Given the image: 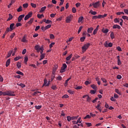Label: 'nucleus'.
Segmentation results:
<instances>
[{
	"label": "nucleus",
	"instance_id": "f257e3e1",
	"mask_svg": "<svg viewBox=\"0 0 128 128\" xmlns=\"http://www.w3.org/2000/svg\"><path fill=\"white\" fill-rule=\"evenodd\" d=\"M2 94H3V96H16L14 92L12 90L6 91L4 92H2Z\"/></svg>",
	"mask_w": 128,
	"mask_h": 128
},
{
	"label": "nucleus",
	"instance_id": "f03ea898",
	"mask_svg": "<svg viewBox=\"0 0 128 128\" xmlns=\"http://www.w3.org/2000/svg\"><path fill=\"white\" fill-rule=\"evenodd\" d=\"M90 46V44L87 43L83 46L82 47V52H86V50Z\"/></svg>",
	"mask_w": 128,
	"mask_h": 128
},
{
	"label": "nucleus",
	"instance_id": "7ed1b4c3",
	"mask_svg": "<svg viewBox=\"0 0 128 128\" xmlns=\"http://www.w3.org/2000/svg\"><path fill=\"white\" fill-rule=\"evenodd\" d=\"M66 68H68V66H66V64H64L60 70V72L61 74H62V72H66Z\"/></svg>",
	"mask_w": 128,
	"mask_h": 128
},
{
	"label": "nucleus",
	"instance_id": "20e7f679",
	"mask_svg": "<svg viewBox=\"0 0 128 128\" xmlns=\"http://www.w3.org/2000/svg\"><path fill=\"white\" fill-rule=\"evenodd\" d=\"M32 12H29L27 15H26L24 17V20H28V18H32Z\"/></svg>",
	"mask_w": 128,
	"mask_h": 128
},
{
	"label": "nucleus",
	"instance_id": "39448f33",
	"mask_svg": "<svg viewBox=\"0 0 128 128\" xmlns=\"http://www.w3.org/2000/svg\"><path fill=\"white\" fill-rule=\"evenodd\" d=\"M72 16L70 15L69 16L66 17V22L67 24H68L72 22Z\"/></svg>",
	"mask_w": 128,
	"mask_h": 128
},
{
	"label": "nucleus",
	"instance_id": "423d86ee",
	"mask_svg": "<svg viewBox=\"0 0 128 128\" xmlns=\"http://www.w3.org/2000/svg\"><path fill=\"white\" fill-rule=\"evenodd\" d=\"M94 8H98L100 6V1H98L97 2H96L95 3H94Z\"/></svg>",
	"mask_w": 128,
	"mask_h": 128
},
{
	"label": "nucleus",
	"instance_id": "0eeeda50",
	"mask_svg": "<svg viewBox=\"0 0 128 128\" xmlns=\"http://www.w3.org/2000/svg\"><path fill=\"white\" fill-rule=\"evenodd\" d=\"M24 18V14L20 15L18 17V22H22V18Z\"/></svg>",
	"mask_w": 128,
	"mask_h": 128
},
{
	"label": "nucleus",
	"instance_id": "6e6552de",
	"mask_svg": "<svg viewBox=\"0 0 128 128\" xmlns=\"http://www.w3.org/2000/svg\"><path fill=\"white\" fill-rule=\"evenodd\" d=\"M26 36L24 35L22 40V42H28V40H26Z\"/></svg>",
	"mask_w": 128,
	"mask_h": 128
},
{
	"label": "nucleus",
	"instance_id": "1a4fd4ad",
	"mask_svg": "<svg viewBox=\"0 0 128 128\" xmlns=\"http://www.w3.org/2000/svg\"><path fill=\"white\" fill-rule=\"evenodd\" d=\"M92 30H94V28H92V27H91L88 28L87 32L88 34H92Z\"/></svg>",
	"mask_w": 128,
	"mask_h": 128
},
{
	"label": "nucleus",
	"instance_id": "9d476101",
	"mask_svg": "<svg viewBox=\"0 0 128 128\" xmlns=\"http://www.w3.org/2000/svg\"><path fill=\"white\" fill-rule=\"evenodd\" d=\"M14 24L12 23L10 24V31L14 30Z\"/></svg>",
	"mask_w": 128,
	"mask_h": 128
},
{
	"label": "nucleus",
	"instance_id": "9b49d317",
	"mask_svg": "<svg viewBox=\"0 0 128 128\" xmlns=\"http://www.w3.org/2000/svg\"><path fill=\"white\" fill-rule=\"evenodd\" d=\"M113 28H118V30H120L121 28L120 26L118 24H114L112 26Z\"/></svg>",
	"mask_w": 128,
	"mask_h": 128
},
{
	"label": "nucleus",
	"instance_id": "f8f14e48",
	"mask_svg": "<svg viewBox=\"0 0 128 128\" xmlns=\"http://www.w3.org/2000/svg\"><path fill=\"white\" fill-rule=\"evenodd\" d=\"M118 58V66H120L122 64V62H120V56H117Z\"/></svg>",
	"mask_w": 128,
	"mask_h": 128
},
{
	"label": "nucleus",
	"instance_id": "ddd939ff",
	"mask_svg": "<svg viewBox=\"0 0 128 128\" xmlns=\"http://www.w3.org/2000/svg\"><path fill=\"white\" fill-rule=\"evenodd\" d=\"M10 59H8L6 62V68H8V66H10Z\"/></svg>",
	"mask_w": 128,
	"mask_h": 128
},
{
	"label": "nucleus",
	"instance_id": "4468645a",
	"mask_svg": "<svg viewBox=\"0 0 128 128\" xmlns=\"http://www.w3.org/2000/svg\"><path fill=\"white\" fill-rule=\"evenodd\" d=\"M44 56H46V54H42L40 56V60H44Z\"/></svg>",
	"mask_w": 128,
	"mask_h": 128
},
{
	"label": "nucleus",
	"instance_id": "2eb2a0df",
	"mask_svg": "<svg viewBox=\"0 0 128 128\" xmlns=\"http://www.w3.org/2000/svg\"><path fill=\"white\" fill-rule=\"evenodd\" d=\"M46 6L42 7L40 8V12H44V10H46Z\"/></svg>",
	"mask_w": 128,
	"mask_h": 128
},
{
	"label": "nucleus",
	"instance_id": "dca6fc26",
	"mask_svg": "<svg viewBox=\"0 0 128 128\" xmlns=\"http://www.w3.org/2000/svg\"><path fill=\"white\" fill-rule=\"evenodd\" d=\"M46 84H48V80H46V78H44V83L43 84V86H42V88H44V86H46Z\"/></svg>",
	"mask_w": 128,
	"mask_h": 128
},
{
	"label": "nucleus",
	"instance_id": "f3484780",
	"mask_svg": "<svg viewBox=\"0 0 128 128\" xmlns=\"http://www.w3.org/2000/svg\"><path fill=\"white\" fill-rule=\"evenodd\" d=\"M102 32H104V34H107V32H108V29L104 28L102 30Z\"/></svg>",
	"mask_w": 128,
	"mask_h": 128
},
{
	"label": "nucleus",
	"instance_id": "a211bd4d",
	"mask_svg": "<svg viewBox=\"0 0 128 128\" xmlns=\"http://www.w3.org/2000/svg\"><path fill=\"white\" fill-rule=\"evenodd\" d=\"M89 12L90 14H93V16H96V14H97L96 12H94L92 10H90Z\"/></svg>",
	"mask_w": 128,
	"mask_h": 128
},
{
	"label": "nucleus",
	"instance_id": "6ab92c4d",
	"mask_svg": "<svg viewBox=\"0 0 128 128\" xmlns=\"http://www.w3.org/2000/svg\"><path fill=\"white\" fill-rule=\"evenodd\" d=\"M84 20V17L83 16H80L78 18V22L80 24V22H82V20Z\"/></svg>",
	"mask_w": 128,
	"mask_h": 128
},
{
	"label": "nucleus",
	"instance_id": "aec40b11",
	"mask_svg": "<svg viewBox=\"0 0 128 128\" xmlns=\"http://www.w3.org/2000/svg\"><path fill=\"white\" fill-rule=\"evenodd\" d=\"M34 48L36 50H40L42 48V47L40 48V46L36 45L34 46Z\"/></svg>",
	"mask_w": 128,
	"mask_h": 128
},
{
	"label": "nucleus",
	"instance_id": "412c9836",
	"mask_svg": "<svg viewBox=\"0 0 128 128\" xmlns=\"http://www.w3.org/2000/svg\"><path fill=\"white\" fill-rule=\"evenodd\" d=\"M22 10V6H20V7L17 9V12H20Z\"/></svg>",
	"mask_w": 128,
	"mask_h": 128
},
{
	"label": "nucleus",
	"instance_id": "4be33fe9",
	"mask_svg": "<svg viewBox=\"0 0 128 128\" xmlns=\"http://www.w3.org/2000/svg\"><path fill=\"white\" fill-rule=\"evenodd\" d=\"M9 18L7 20V22H8V20H10L12 18V14H8Z\"/></svg>",
	"mask_w": 128,
	"mask_h": 128
},
{
	"label": "nucleus",
	"instance_id": "5701e85b",
	"mask_svg": "<svg viewBox=\"0 0 128 128\" xmlns=\"http://www.w3.org/2000/svg\"><path fill=\"white\" fill-rule=\"evenodd\" d=\"M72 54H70L69 56H68L66 58V60H70V58H72Z\"/></svg>",
	"mask_w": 128,
	"mask_h": 128
},
{
	"label": "nucleus",
	"instance_id": "b1692460",
	"mask_svg": "<svg viewBox=\"0 0 128 128\" xmlns=\"http://www.w3.org/2000/svg\"><path fill=\"white\" fill-rule=\"evenodd\" d=\"M17 84L18 86H21V88H26V84L22 83H20V84Z\"/></svg>",
	"mask_w": 128,
	"mask_h": 128
},
{
	"label": "nucleus",
	"instance_id": "393cba45",
	"mask_svg": "<svg viewBox=\"0 0 128 128\" xmlns=\"http://www.w3.org/2000/svg\"><path fill=\"white\" fill-rule=\"evenodd\" d=\"M17 67H18V68H22V64L20 62H18L17 63Z\"/></svg>",
	"mask_w": 128,
	"mask_h": 128
},
{
	"label": "nucleus",
	"instance_id": "a878e982",
	"mask_svg": "<svg viewBox=\"0 0 128 128\" xmlns=\"http://www.w3.org/2000/svg\"><path fill=\"white\" fill-rule=\"evenodd\" d=\"M28 56H25L24 58V64H26V62H28Z\"/></svg>",
	"mask_w": 128,
	"mask_h": 128
},
{
	"label": "nucleus",
	"instance_id": "bb28decb",
	"mask_svg": "<svg viewBox=\"0 0 128 128\" xmlns=\"http://www.w3.org/2000/svg\"><path fill=\"white\" fill-rule=\"evenodd\" d=\"M86 36H83L82 37L80 38V40L82 42H84V40L86 39Z\"/></svg>",
	"mask_w": 128,
	"mask_h": 128
},
{
	"label": "nucleus",
	"instance_id": "cd10ccee",
	"mask_svg": "<svg viewBox=\"0 0 128 128\" xmlns=\"http://www.w3.org/2000/svg\"><path fill=\"white\" fill-rule=\"evenodd\" d=\"M34 22V18H30V20L28 22V24H32Z\"/></svg>",
	"mask_w": 128,
	"mask_h": 128
},
{
	"label": "nucleus",
	"instance_id": "c85d7f7f",
	"mask_svg": "<svg viewBox=\"0 0 128 128\" xmlns=\"http://www.w3.org/2000/svg\"><path fill=\"white\" fill-rule=\"evenodd\" d=\"M80 120H82V118L80 117L76 122V124H78V122H79V124H82V121H80Z\"/></svg>",
	"mask_w": 128,
	"mask_h": 128
},
{
	"label": "nucleus",
	"instance_id": "c756f323",
	"mask_svg": "<svg viewBox=\"0 0 128 128\" xmlns=\"http://www.w3.org/2000/svg\"><path fill=\"white\" fill-rule=\"evenodd\" d=\"M12 50L10 51L8 54V58H10L12 56Z\"/></svg>",
	"mask_w": 128,
	"mask_h": 128
},
{
	"label": "nucleus",
	"instance_id": "7c9ffc66",
	"mask_svg": "<svg viewBox=\"0 0 128 128\" xmlns=\"http://www.w3.org/2000/svg\"><path fill=\"white\" fill-rule=\"evenodd\" d=\"M98 28H96L93 32V34H96V32H98Z\"/></svg>",
	"mask_w": 128,
	"mask_h": 128
},
{
	"label": "nucleus",
	"instance_id": "2f4dec72",
	"mask_svg": "<svg viewBox=\"0 0 128 128\" xmlns=\"http://www.w3.org/2000/svg\"><path fill=\"white\" fill-rule=\"evenodd\" d=\"M16 74H20V76H24V73H22V72L20 71H17L16 72Z\"/></svg>",
	"mask_w": 128,
	"mask_h": 128
},
{
	"label": "nucleus",
	"instance_id": "473e14b6",
	"mask_svg": "<svg viewBox=\"0 0 128 128\" xmlns=\"http://www.w3.org/2000/svg\"><path fill=\"white\" fill-rule=\"evenodd\" d=\"M68 92L70 94H74V92L73 90H68Z\"/></svg>",
	"mask_w": 128,
	"mask_h": 128
},
{
	"label": "nucleus",
	"instance_id": "72a5a7b5",
	"mask_svg": "<svg viewBox=\"0 0 128 128\" xmlns=\"http://www.w3.org/2000/svg\"><path fill=\"white\" fill-rule=\"evenodd\" d=\"M36 110H40L42 108V106H35Z\"/></svg>",
	"mask_w": 128,
	"mask_h": 128
},
{
	"label": "nucleus",
	"instance_id": "f704fd0d",
	"mask_svg": "<svg viewBox=\"0 0 128 128\" xmlns=\"http://www.w3.org/2000/svg\"><path fill=\"white\" fill-rule=\"evenodd\" d=\"M82 26H80V28H79V29L78 30V34H80V32H82Z\"/></svg>",
	"mask_w": 128,
	"mask_h": 128
},
{
	"label": "nucleus",
	"instance_id": "c9c22d12",
	"mask_svg": "<svg viewBox=\"0 0 128 128\" xmlns=\"http://www.w3.org/2000/svg\"><path fill=\"white\" fill-rule=\"evenodd\" d=\"M110 38L112 40H114V32H112L110 34Z\"/></svg>",
	"mask_w": 128,
	"mask_h": 128
},
{
	"label": "nucleus",
	"instance_id": "e433bc0d",
	"mask_svg": "<svg viewBox=\"0 0 128 128\" xmlns=\"http://www.w3.org/2000/svg\"><path fill=\"white\" fill-rule=\"evenodd\" d=\"M51 88H52V90H56V86H54V85H52V86L51 87Z\"/></svg>",
	"mask_w": 128,
	"mask_h": 128
},
{
	"label": "nucleus",
	"instance_id": "4c0bfd02",
	"mask_svg": "<svg viewBox=\"0 0 128 128\" xmlns=\"http://www.w3.org/2000/svg\"><path fill=\"white\" fill-rule=\"evenodd\" d=\"M40 28V26H36L35 28V32H38Z\"/></svg>",
	"mask_w": 128,
	"mask_h": 128
},
{
	"label": "nucleus",
	"instance_id": "58836bf2",
	"mask_svg": "<svg viewBox=\"0 0 128 128\" xmlns=\"http://www.w3.org/2000/svg\"><path fill=\"white\" fill-rule=\"evenodd\" d=\"M30 6H32V8H36V4L34 3H31Z\"/></svg>",
	"mask_w": 128,
	"mask_h": 128
},
{
	"label": "nucleus",
	"instance_id": "ea45409f",
	"mask_svg": "<svg viewBox=\"0 0 128 128\" xmlns=\"http://www.w3.org/2000/svg\"><path fill=\"white\" fill-rule=\"evenodd\" d=\"M115 92H116V94H120V95L121 94L120 92V90H118V89H116V90H115Z\"/></svg>",
	"mask_w": 128,
	"mask_h": 128
},
{
	"label": "nucleus",
	"instance_id": "a19ab883",
	"mask_svg": "<svg viewBox=\"0 0 128 128\" xmlns=\"http://www.w3.org/2000/svg\"><path fill=\"white\" fill-rule=\"evenodd\" d=\"M72 12L73 14H76V8H72Z\"/></svg>",
	"mask_w": 128,
	"mask_h": 128
},
{
	"label": "nucleus",
	"instance_id": "79ce46f5",
	"mask_svg": "<svg viewBox=\"0 0 128 128\" xmlns=\"http://www.w3.org/2000/svg\"><path fill=\"white\" fill-rule=\"evenodd\" d=\"M28 4H23V7L24 8H28Z\"/></svg>",
	"mask_w": 128,
	"mask_h": 128
},
{
	"label": "nucleus",
	"instance_id": "37998d69",
	"mask_svg": "<svg viewBox=\"0 0 128 128\" xmlns=\"http://www.w3.org/2000/svg\"><path fill=\"white\" fill-rule=\"evenodd\" d=\"M122 18H123V20H128V16H122Z\"/></svg>",
	"mask_w": 128,
	"mask_h": 128
},
{
	"label": "nucleus",
	"instance_id": "c03bdc74",
	"mask_svg": "<svg viewBox=\"0 0 128 128\" xmlns=\"http://www.w3.org/2000/svg\"><path fill=\"white\" fill-rule=\"evenodd\" d=\"M91 87L92 88H93V90H96V86L94 84L91 85Z\"/></svg>",
	"mask_w": 128,
	"mask_h": 128
},
{
	"label": "nucleus",
	"instance_id": "a18cd8bd",
	"mask_svg": "<svg viewBox=\"0 0 128 128\" xmlns=\"http://www.w3.org/2000/svg\"><path fill=\"white\" fill-rule=\"evenodd\" d=\"M82 86H78L76 88H75L76 90H82Z\"/></svg>",
	"mask_w": 128,
	"mask_h": 128
},
{
	"label": "nucleus",
	"instance_id": "49530a36",
	"mask_svg": "<svg viewBox=\"0 0 128 128\" xmlns=\"http://www.w3.org/2000/svg\"><path fill=\"white\" fill-rule=\"evenodd\" d=\"M51 26H52V25H51V24H48V25L46 26H45V28H46V30H48V28H50Z\"/></svg>",
	"mask_w": 128,
	"mask_h": 128
},
{
	"label": "nucleus",
	"instance_id": "de8ad7c7",
	"mask_svg": "<svg viewBox=\"0 0 128 128\" xmlns=\"http://www.w3.org/2000/svg\"><path fill=\"white\" fill-rule=\"evenodd\" d=\"M96 92V90H90V92H91L92 94H94Z\"/></svg>",
	"mask_w": 128,
	"mask_h": 128
},
{
	"label": "nucleus",
	"instance_id": "09e8293b",
	"mask_svg": "<svg viewBox=\"0 0 128 128\" xmlns=\"http://www.w3.org/2000/svg\"><path fill=\"white\" fill-rule=\"evenodd\" d=\"M116 14L118 16H120V14H124V12H118Z\"/></svg>",
	"mask_w": 128,
	"mask_h": 128
},
{
	"label": "nucleus",
	"instance_id": "8fccbe9b",
	"mask_svg": "<svg viewBox=\"0 0 128 128\" xmlns=\"http://www.w3.org/2000/svg\"><path fill=\"white\" fill-rule=\"evenodd\" d=\"M91 116L89 114L86 115V116L84 118V120H86V118H90Z\"/></svg>",
	"mask_w": 128,
	"mask_h": 128
},
{
	"label": "nucleus",
	"instance_id": "3c124183",
	"mask_svg": "<svg viewBox=\"0 0 128 128\" xmlns=\"http://www.w3.org/2000/svg\"><path fill=\"white\" fill-rule=\"evenodd\" d=\"M60 2L59 4V6H62L64 4V0H60Z\"/></svg>",
	"mask_w": 128,
	"mask_h": 128
},
{
	"label": "nucleus",
	"instance_id": "603ef678",
	"mask_svg": "<svg viewBox=\"0 0 128 128\" xmlns=\"http://www.w3.org/2000/svg\"><path fill=\"white\" fill-rule=\"evenodd\" d=\"M62 98H68V94H65L62 96Z\"/></svg>",
	"mask_w": 128,
	"mask_h": 128
},
{
	"label": "nucleus",
	"instance_id": "864d4df0",
	"mask_svg": "<svg viewBox=\"0 0 128 128\" xmlns=\"http://www.w3.org/2000/svg\"><path fill=\"white\" fill-rule=\"evenodd\" d=\"M20 59V57L17 56L14 58V60H15V62H16L17 60H18Z\"/></svg>",
	"mask_w": 128,
	"mask_h": 128
},
{
	"label": "nucleus",
	"instance_id": "5fc2aeb1",
	"mask_svg": "<svg viewBox=\"0 0 128 128\" xmlns=\"http://www.w3.org/2000/svg\"><path fill=\"white\" fill-rule=\"evenodd\" d=\"M78 116H72V117H71V118H72V120H78Z\"/></svg>",
	"mask_w": 128,
	"mask_h": 128
},
{
	"label": "nucleus",
	"instance_id": "6e6d98bb",
	"mask_svg": "<svg viewBox=\"0 0 128 128\" xmlns=\"http://www.w3.org/2000/svg\"><path fill=\"white\" fill-rule=\"evenodd\" d=\"M8 32H12V31H10V28H8L5 32L6 34H8Z\"/></svg>",
	"mask_w": 128,
	"mask_h": 128
},
{
	"label": "nucleus",
	"instance_id": "4d7b16f0",
	"mask_svg": "<svg viewBox=\"0 0 128 128\" xmlns=\"http://www.w3.org/2000/svg\"><path fill=\"white\" fill-rule=\"evenodd\" d=\"M67 120L68 122H70V120H72V117H70V116H67Z\"/></svg>",
	"mask_w": 128,
	"mask_h": 128
},
{
	"label": "nucleus",
	"instance_id": "13d9d810",
	"mask_svg": "<svg viewBox=\"0 0 128 128\" xmlns=\"http://www.w3.org/2000/svg\"><path fill=\"white\" fill-rule=\"evenodd\" d=\"M84 84L88 86V84H90V81H86Z\"/></svg>",
	"mask_w": 128,
	"mask_h": 128
},
{
	"label": "nucleus",
	"instance_id": "bf43d9fd",
	"mask_svg": "<svg viewBox=\"0 0 128 128\" xmlns=\"http://www.w3.org/2000/svg\"><path fill=\"white\" fill-rule=\"evenodd\" d=\"M42 16H44V14H38L37 16H38V18H42Z\"/></svg>",
	"mask_w": 128,
	"mask_h": 128
},
{
	"label": "nucleus",
	"instance_id": "052dcab7",
	"mask_svg": "<svg viewBox=\"0 0 128 128\" xmlns=\"http://www.w3.org/2000/svg\"><path fill=\"white\" fill-rule=\"evenodd\" d=\"M50 38H51L52 40L54 38V34H50Z\"/></svg>",
	"mask_w": 128,
	"mask_h": 128
},
{
	"label": "nucleus",
	"instance_id": "680f3d73",
	"mask_svg": "<svg viewBox=\"0 0 128 128\" xmlns=\"http://www.w3.org/2000/svg\"><path fill=\"white\" fill-rule=\"evenodd\" d=\"M26 49H24L22 52V54H26Z\"/></svg>",
	"mask_w": 128,
	"mask_h": 128
},
{
	"label": "nucleus",
	"instance_id": "e2e57ef3",
	"mask_svg": "<svg viewBox=\"0 0 128 128\" xmlns=\"http://www.w3.org/2000/svg\"><path fill=\"white\" fill-rule=\"evenodd\" d=\"M56 14H52L50 15V18H54L56 16Z\"/></svg>",
	"mask_w": 128,
	"mask_h": 128
},
{
	"label": "nucleus",
	"instance_id": "0e129e2a",
	"mask_svg": "<svg viewBox=\"0 0 128 128\" xmlns=\"http://www.w3.org/2000/svg\"><path fill=\"white\" fill-rule=\"evenodd\" d=\"M92 20H96V19H98V16H92Z\"/></svg>",
	"mask_w": 128,
	"mask_h": 128
},
{
	"label": "nucleus",
	"instance_id": "69168bd1",
	"mask_svg": "<svg viewBox=\"0 0 128 128\" xmlns=\"http://www.w3.org/2000/svg\"><path fill=\"white\" fill-rule=\"evenodd\" d=\"M52 22L50 20H47L46 22V24H52Z\"/></svg>",
	"mask_w": 128,
	"mask_h": 128
},
{
	"label": "nucleus",
	"instance_id": "338daca9",
	"mask_svg": "<svg viewBox=\"0 0 128 128\" xmlns=\"http://www.w3.org/2000/svg\"><path fill=\"white\" fill-rule=\"evenodd\" d=\"M114 22L116 23V22H120V21L118 20V18H116L114 19Z\"/></svg>",
	"mask_w": 128,
	"mask_h": 128
},
{
	"label": "nucleus",
	"instance_id": "774afa93",
	"mask_svg": "<svg viewBox=\"0 0 128 128\" xmlns=\"http://www.w3.org/2000/svg\"><path fill=\"white\" fill-rule=\"evenodd\" d=\"M124 12L125 14H128V9H124Z\"/></svg>",
	"mask_w": 128,
	"mask_h": 128
}]
</instances>
